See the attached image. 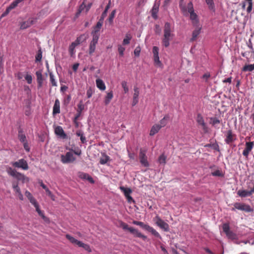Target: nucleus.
Instances as JSON below:
<instances>
[{"label": "nucleus", "mask_w": 254, "mask_h": 254, "mask_svg": "<svg viewBox=\"0 0 254 254\" xmlns=\"http://www.w3.org/2000/svg\"><path fill=\"white\" fill-rule=\"evenodd\" d=\"M50 80L53 86H57V84L55 80L54 75L52 73H50Z\"/></svg>", "instance_id": "obj_44"}, {"label": "nucleus", "mask_w": 254, "mask_h": 254, "mask_svg": "<svg viewBox=\"0 0 254 254\" xmlns=\"http://www.w3.org/2000/svg\"><path fill=\"white\" fill-rule=\"evenodd\" d=\"M76 134L80 137V140L82 143H84L86 141V137L84 136L83 133L81 130H78Z\"/></svg>", "instance_id": "obj_39"}, {"label": "nucleus", "mask_w": 254, "mask_h": 254, "mask_svg": "<svg viewBox=\"0 0 254 254\" xmlns=\"http://www.w3.org/2000/svg\"><path fill=\"white\" fill-rule=\"evenodd\" d=\"M109 160V157L108 156L106 155L104 158L100 159V163L101 164H105Z\"/></svg>", "instance_id": "obj_52"}, {"label": "nucleus", "mask_w": 254, "mask_h": 254, "mask_svg": "<svg viewBox=\"0 0 254 254\" xmlns=\"http://www.w3.org/2000/svg\"><path fill=\"white\" fill-rule=\"evenodd\" d=\"M120 189L122 192H124V195L127 199L128 202H134V200L130 195V194L132 192V190L130 188H126L123 186H121L120 187Z\"/></svg>", "instance_id": "obj_13"}, {"label": "nucleus", "mask_w": 254, "mask_h": 254, "mask_svg": "<svg viewBox=\"0 0 254 254\" xmlns=\"http://www.w3.org/2000/svg\"><path fill=\"white\" fill-rule=\"evenodd\" d=\"M86 7V5L83 2L79 7L78 10L82 12L84 9Z\"/></svg>", "instance_id": "obj_64"}, {"label": "nucleus", "mask_w": 254, "mask_h": 254, "mask_svg": "<svg viewBox=\"0 0 254 254\" xmlns=\"http://www.w3.org/2000/svg\"><path fill=\"white\" fill-rule=\"evenodd\" d=\"M84 106L82 104V102L81 101L80 103L77 105V112L80 113H81L82 111L84 110Z\"/></svg>", "instance_id": "obj_48"}, {"label": "nucleus", "mask_w": 254, "mask_h": 254, "mask_svg": "<svg viewBox=\"0 0 254 254\" xmlns=\"http://www.w3.org/2000/svg\"><path fill=\"white\" fill-rule=\"evenodd\" d=\"M161 128L159 127V124H155L151 127L150 131V135L153 136L157 133Z\"/></svg>", "instance_id": "obj_29"}, {"label": "nucleus", "mask_w": 254, "mask_h": 254, "mask_svg": "<svg viewBox=\"0 0 254 254\" xmlns=\"http://www.w3.org/2000/svg\"><path fill=\"white\" fill-rule=\"evenodd\" d=\"M103 21L99 19V21L96 23V25L94 27V29L91 32L92 37L97 36V38H99V32L102 26Z\"/></svg>", "instance_id": "obj_19"}, {"label": "nucleus", "mask_w": 254, "mask_h": 254, "mask_svg": "<svg viewBox=\"0 0 254 254\" xmlns=\"http://www.w3.org/2000/svg\"><path fill=\"white\" fill-rule=\"evenodd\" d=\"M86 37L84 34H82L80 35L79 37H77L76 39L73 42L77 46L79 45L80 43L83 42L86 40Z\"/></svg>", "instance_id": "obj_34"}, {"label": "nucleus", "mask_w": 254, "mask_h": 254, "mask_svg": "<svg viewBox=\"0 0 254 254\" xmlns=\"http://www.w3.org/2000/svg\"><path fill=\"white\" fill-rule=\"evenodd\" d=\"M55 133L56 135L59 136L60 137L65 139L67 138V135L64 132L63 128L61 126H57L55 128Z\"/></svg>", "instance_id": "obj_21"}, {"label": "nucleus", "mask_w": 254, "mask_h": 254, "mask_svg": "<svg viewBox=\"0 0 254 254\" xmlns=\"http://www.w3.org/2000/svg\"><path fill=\"white\" fill-rule=\"evenodd\" d=\"M248 188L250 190H240L237 191V194L241 197L251 196L254 193V181L248 184Z\"/></svg>", "instance_id": "obj_4"}, {"label": "nucleus", "mask_w": 254, "mask_h": 254, "mask_svg": "<svg viewBox=\"0 0 254 254\" xmlns=\"http://www.w3.org/2000/svg\"><path fill=\"white\" fill-rule=\"evenodd\" d=\"M133 90L134 93L133 95V101L132 102V106L136 105L138 102V96L139 94V90L138 87H134Z\"/></svg>", "instance_id": "obj_23"}, {"label": "nucleus", "mask_w": 254, "mask_h": 254, "mask_svg": "<svg viewBox=\"0 0 254 254\" xmlns=\"http://www.w3.org/2000/svg\"><path fill=\"white\" fill-rule=\"evenodd\" d=\"M6 172L9 175L13 177L18 181H21L22 183L28 182L29 181V178L24 174L17 172L15 169L10 167H7Z\"/></svg>", "instance_id": "obj_2"}, {"label": "nucleus", "mask_w": 254, "mask_h": 254, "mask_svg": "<svg viewBox=\"0 0 254 254\" xmlns=\"http://www.w3.org/2000/svg\"><path fill=\"white\" fill-rule=\"evenodd\" d=\"M36 20L34 18H30L27 21L20 22L19 24L20 29L24 30L30 27L36 22Z\"/></svg>", "instance_id": "obj_14"}, {"label": "nucleus", "mask_w": 254, "mask_h": 254, "mask_svg": "<svg viewBox=\"0 0 254 254\" xmlns=\"http://www.w3.org/2000/svg\"><path fill=\"white\" fill-rule=\"evenodd\" d=\"M206 147H212L214 150L219 151V147L218 144H207L205 145Z\"/></svg>", "instance_id": "obj_45"}, {"label": "nucleus", "mask_w": 254, "mask_h": 254, "mask_svg": "<svg viewBox=\"0 0 254 254\" xmlns=\"http://www.w3.org/2000/svg\"><path fill=\"white\" fill-rule=\"evenodd\" d=\"M146 150L140 148L139 150V158L141 164L145 167H148L149 164L147 161V157L146 155Z\"/></svg>", "instance_id": "obj_8"}, {"label": "nucleus", "mask_w": 254, "mask_h": 254, "mask_svg": "<svg viewBox=\"0 0 254 254\" xmlns=\"http://www.w3.org/2000/svg\"><path fill=\"white\" fill-rule=\"evenodd\" d=\"M118 52L119 53V55L122 57L123 56L124 51H125V48L124 47H123L122 46L119 45L118 46Z\"/></svg>", "instance_id": "obj_53"}, {"label": "nucleus", "mask_w": 254, "mask_h": 254, "mask_svg": "<svg viewBox=\"0 0 254 254\" xmlns=\"http://www.w3.org/2000/svg\"><path fill=\"white\" fill-rule=\"evenodd\" d=\"M89 176V175L87 173H83V172H80L79 173V177L82 179L86 180L87 177Z\"/></svg>", "instance_id": "obj_54"}, {"label": "nucleus", "mask_w": 254, "mask_h": 254, "mask_svg": "<svg viewBox=\"0 0 254 254\" xmlns=\"http://www.w3.org/2000/svg\"><path fill=\"white\" fill-rule=\"evenodd\" d=\"M195 29L193 30L192 34V38L190 39L191 42L195 41L198 35L200 34L201 27L199 26V24L195 26Z\"/></svg>", "instance_id": "obj_24"}, {"label": "nucleus", "mask_w": 254, "mask_h": 254, "mask_svg": "<svg viewBox=\"0 0 254 254\" xmlns=\"http://www.w3.org/2000/svg\"><path fill=\"white\" fill-rule=\"evenodd\" d=\"M132 223L134 225L139 226L143 229L151 232L153 235H154L156 237H160V235L158 232H157L153 227L149 226L147 224H144L143 222L141 221H137L134 220L132 222Z\"/></svg>", "instance_id": "obj_5"}, {"label": "nucleus", "mask_w": 254, "mask_h": 254, "mask_svg": "<svg viewBox=\"0 0 254 254\" xmlns=\"http://www.w3.org/2000/svg\"><path fill=\"white\" fill-rule=\"evenodd\" d=\"M132 36L130 33H127L125 38L124 39L123 44L124 45H128L130 43V40L131 39Z\"/></svg>", "instance_id": "obj_37"}, {"label": "nucleus", "mask_w": 254, "mask_h": 254, "mask_svg": "<svg viewBox=\"0 0 254 254\" xmlns=\"http://www.w3.org/2000/svg\"><path fill=\"white\" fill-rule=\"evenodd\" d=\"M18 137L20 142L22 143H25V142L27 141L26 136L23 133L22 130H20L18 131Z\"/></svg>", "instance_id": "obj_35"}, {"label": "nucleus", "mask_w": 254, "mask_h": 254, "mask_svg": "<svg viewBox=\"0 0 254 254\" xmlns=\"http://www.w3.org/2000/svg\"><path fill=\"white\" fill-rule=\"evenodd\" d=\"M206 2L209 5V7L211 9H213L214 8V4L213 0H205Z\"/></svg>", "instance_id": "obj_51"}, {"label": "nucleus", "mask_w": 254, "mask_h": 254, "mask_svg": "<svg viewBox=\"0 0 254 254\" xmlns=\"http://www.w3.org/2000/svg\"><path fill=\"white\" fill-rule=\"evenodd\" d=\"M76 46H77V45L74 42L71 43L69 45L68 51L71 57H73L75 53V48Z\"/></svg>", "instance_id": "obj_32"}, {"label": "nucleus", "mask_w": 254, "mask_h": 254, "mask_svg": "<svg viewBox=\"0 0 254 254\" xmlns=\"http://www.w3.org/2000/svg\"><path fill=\"white\" fill-rule=\"evenodd\" d=\"M113 98V91L107 93V95L105 96L104 103L106 105H108L112 98Z\"/></svg>", "instance_id": "obj_30"}, {"label": "nucleus", "mask_w": 254, "mask_h": 254, "mask_svg": "<svg viewBox=\"0 0 254 254\" xmlns=\"http://www.w3.org/2000/svg\"><path fill=\"white\" fill-rule=\"evenodd\" d=\"M25 195L28 198L29 200L33 197L32 194L28 190L25 191Z\"/></svg>", "instance_id": "obj_61"}, {"label": "nucleus", "mask_w": 254, "mask_h": 254, "mask_svg": "<svg viewBox=\"0 0 254 254\" xmlns=\"http://www.w3.org/2000/svg\"><path fill=\"white\" fill-rule=\"evenodd\" d=\"M153 58L159 57V48L156 46H154L152 49Z\"/></svg>", "instance_id": "obj_46"}, {"label": "nucleus", "mask_w": 254, "mask_h": 254, "mask_svg": "<svg viewBox=\"0 0 254 254\" xmlns=\"http://www.w3.org/2000/svg\"><path fill=\"white\" fill-rule=\"evenodd\" d=\"M154 61L156 64L160 65L161 64V62L159 60V57L154 58Z\"/></svg>", "instance_id": "obj_63"}, {"label": "nucleus", "mask_w": 254, "mask_h": 254, "mask_svg": "<svg viewBox=\"0 0 254 254\" xmlns=\"http://www.w3.org/2000/svg\"><path fill=\"white\" fill-rule=\"evenodd\" d=\"M120 227H122L125 230H128L131 234L134 235L136 237L142 238L143 240H145L147 237L145 235L142 234L140 232H139L137 229L133 228L130 227L126 223L120 221Z\"/></svg>", "instance_id": "obj_3"}, {"label": "nucleus", "mask_w": 254, "mask_h": 254, "mask_svg": "<svg viewBox=\"0 0 254 254\" xmlns=\"http://www.w3.org/2000/svg\"><path fill=\"white\" fill-rule=\"evenodd\" d=\"M96 84L97 87L101 90H105L106 89V86L103 81L101 79H97L96 80Z\"/></svg>", "instance_id": "obj_28"}, {"label": "nucleus", "mask_w": 254, "mask_h": 254, "mask_svg": "<svg viewBox=\"0 0 254 254\" xmlns=\"http://www.w3.org/2000/svg\"><path fill=\"white\" fill-rule=\"evenodd\" d=\"M11 164L13 167L21 168L24 170H27L29 169L28 163L24 159H20L17 161L12 162Z\"/></svg>", "instance_id": "obj_9"}, {"label": "nucleus", "mask_w": 254, "mask_h": 254, "mask_svg": "<svg viewBox=\"0 0 254 254\" xmlns=\"http://www.w3.org/2000/svg\"><path fill=\"white\" fill-rule=\"evenodd\" d=\"M254 70V64H246L243 68L244 71H252Z\"/></svg>", "instance_id": "obj_40"}, {"label": "nucleus", "mask_w": 254, "mask_h": 254, "mask_svg": "<svg viewBox=\"0 0 254 254\" xmlns=\"http://www.w3.org/2000/svg\"><path fill=\"white\" fill-rule=\"evenodd\" d=\"M180 7L181 9V10L182 12V13L186 16L188 15V13H189V10L188 8V4L187 5H186L185 4H183L182 3L180 4Z\"/></svg>", "instance_id": "obj_31"}, {"label": "nucleus", "mask_w": 254, "mask_h": 254, "mask_svg": "<svg viewBox=\"0 0 254 254\" xmlns=\"http://www.w3.org/2000/svg\"><path fill=\"white\" fill-rule=\"evenodd\" d=\"M213 176L223 177L224 174L221 171L217 170L211 173Z\"/></svg>", "instance_id": "obj_47"}, {"label": "nucleus", "mask_w": 254, "mask_h": 254, "mask_svg": "<svg viewBox=\"0 0 254 254\" xmlns=\"http://www.w3.org/2000/svg\"><path fill=\"white\" fill-rule=\"evenodd\" d=\"M99 38L97 36L92 37V39L89 45V54L92 55L95 51L96 46L98 43Z\"/></svg>", "instance_id": "obj_17"}, {"label": "nucleus", "mask_w": 254, "mask_h": 254, "mask_svg": "<svg viewBox=\"0 0 254 254\" xmlns=\"http://www.w3.org/2000/svg\"><path fill=\"white\" fill-rule=\"evenodd\" d=\"M170 116L168 114L166 115L164 118L160 121L159 124H158L159 127H160L161 128L165 127L168 124Z\"/></svg>", "instance_id": "obj_26"}, {"label": "nucleus", "mask_w": 254, "mask_h": 254, "mask_svg": "<svg viewBox=\"0 0 254 254\" xmlns=\"http://www.w3.org/2000/svg\"><path fill=\"white\" fill-rule=\"evenodd\" d=\"M35 74L37 77L38 87V88H40L42 86L44 81L42 70H39L37 71Z\"/></svg>", "instance_id": "obj_22"}, {"label": "nucleus", "mask_w": 254, "mask_h": 254, "mask_svg": "<svg viewBox=\"0 0 254 254\" xmlns=\"http://www.w3.org/2000/svg\"><path fill=\"white\" fill-rule=\"evenodd\" d=\"M254 146V141L246 142V147L243 152V155L247 158Z\"/></svg>", "instance_id": "obj_16"}, {"label": "nucleus", "mask_w": 254, "mask_h": 254, "mask_svg": "<svg viewBox=\"0 0 254 254\" xmlns=\"http://www.w3.org/2000/svg\"><path fill=\"white\" fill-rule=\"evenodd\" d=\"M157 220L156 222V224L161 229L164 230V231L168 232L169 230V225L162 220L159 217L156 216Z\"/></svg>", "instance_id": "obj_18"}, {"label": "nucleus", "mask_w": 254, "mask_h": 254, "mask_svg": "<svg viewBox=\"0 0 254 254\" xmlns=\"http://www.w3.org/2000/svg\"><path fill=\"white\" fill-rule=\"evenodd\" d=\"M29 201L34 206V207L38 205L36 200L33 196L29 200Z\"/></svg>", "instance_id": "obj_59"}, {"label": "nucleus", "mask_w": 254, "mask_h": 254, "mask_svg": "<svg viewBox=\"0 0 254 254\" xmlns=\"http://www.w3.org/2000/svg\"><path fill=\"white\" fill-rule=\"evenodd\" d=\"M93 93V89L91 88H89L87 91V96L88 98H90Z\"/></svg>", "instance_id": "obj_56"}, {"label": "nucleus", "mask_w": 254, "mask_h": 254, "mask_svg": "<svg viewBox=\"0 0 254 254\" xmlns=\"http://www.w3.org/2000/svg\"><path fill=\"white\" fill-rule=\"evenodd\" d=\"M210 74L209 73V72H206L205 73L203 76H202V78L204 79L205 81H207L208 79L210 78Z\"/></svg>", "instance_id": "obj_57"}, {"label": "nucleus", "mask_w": 254, "mask_h": 254, "mask_svg": "<svg viewBox=\"0 0 254 254\" xmlns=\"http://www.w3.org/2000/svg\"><path fill=\"white\" fill-rule=\"evenodd\" d=\"M166 156L164 154H161L159 158L158 162L160 164H166Z\"/></svg>", "instance_id": "obj_43"}, {"label": "nucleus", "mask_w": 254, "mask_h": 254, "mask_svg": "<svg viewBox=\"0 0 254 254\" xmlns=\"http://www.w3.org/2000/svg\"><path fill=\"white\" fill-rule=\"evenodd\" d=\"M116 12V10L115 9L113 10L109 16L108 20L109 22L110 23V24H113V19L115 17Z\"/></svg>", "instance_id": "obj_42"}, {"label": "nucleus", "mask_w": 254, "mask_h": 254, "mask_svg": "<svg viewBox=\"0 0 254 254\" xmlns=\"http://www.w3.org/2000/svg\"><path fill=\"white\" fill-rule=\"evenodd\" d=\"M111 5V1L110 0L108 4L106 5L105 10L103 12V13L101 14V16L100 17V19L101 20V21H104V18L107 16V14L108 12V10L109 9Z\"/></svg>", "instance_id": "obj_33"}, {"label": "nucleus", "mask_w": 254, "mask_h": 254, "mask_svg": "<svg viewBox=\"0 0 254 254\" xmlns=\"http://www.w3.org/2000/svg\"><path fill=\"white\" fill-rule=\"evenodd\" d=\"M42 52L41 49H39L38 51V52L36 54L35 57V61L36 62H40L42 60Z\"/></svg>", "instance_id": "obj_41"}, {"label": "nucleus", "mask_w": 254, "mask_h": 254, "mask_svg": "<svg viewBox=\"0 0 254 254\" xmlns=\"http://www.w3.org/2000/svg\"><path fill=\"white\" fill-rule=\"evenodd\" d=\"M12 188L15 192V195L17 196L20 200L24 199L23 195L21 193L20 188L18 186L17 182H13L12 183Z\"/></svg>", "instance_id": "obj_12"}, {"label": "nucleus", "mask_w": 254, "mask_h": 254, "mask_svg": "<svg viewBox=\"0 0 254 254\" xmlns=\"http://www.w3.org/2000/svg\"><path fill=\"white\" fill-rule=\"evenodd\" d=\"M60 113V102L59 100L57 99L53 107V114H57Z\"/></svg>", "instance_id": "obj_27"}, {"label": "nucleus", "mask_w": 254, "mask_h": 254, "mask_svg": "<svg viewBox=\"0 0 254 254\" xmlns=\"http://www.w3.org/2000/svg\"><path fill=\"white\" fill-rule=\"evenodd\" d=\"M210 120L211 121L210 124L213 126L220 123V120L216 118H211Z\"/></svg>", "instance_id": "obj_49"}, {"label": "nucleus", "mask_w": 254, "mask_h": 254, "mask_svg": "<svg viewBox=\"0 0 254 254\" xmlns=\"http://www.w3.org/2000/svg\"><path fill=\"white\" fill-rule=\"evenodd\" d=\"M248 6L247 9V11L248 13H250L252 11V6H253V2H250L248 3Z\"/></svg>", "instance_id": "obj_58"}, {"label": "nucleus", "mask_w": 254, "mask_h": 254, "mask_svg": "<svg viewBox=\"0 0 254 254\" xmlns=\"http://www.w3.org/2000/svg\"><path fill=\"white\" fill-rule=\"evenodd\" d=\"M236 136L233 133L231 129L228 130L226 134L225 141L227 144H230L236 140Z\"/></svg>", "instance_id": "obj_15"}, {"label": "nucleus", "mask_w": 254, "mask_h": 254, "mask_svg": "<svg viewBox=\"0 0 254 254\" xmlns=\"http://www.w3.org/2000/svg\"><path fill=\"white\" fill-rule=\"evenodd\" d=\"M78 246L79 247L83 248L85 250H86L88 252H91V249L89 245H88V244H84V243H82L81 241H80V242L78 243Z\"/></svg>", "instance_id": "obj_36"}, {"label": "nucleus", "mask_w": 254, "mask_h": 254, "mask_svg": "<svg viewBox=\"0 0 254 254\" xmlns=\"http://www.w3.org/2000/svg\"><path fill=\"white\" fill-rule=\"evenodd\" d=\"M234 208H232V210H234L235 209L242 210L246 212H253L254 209L250 205L246 204L245 203L236 202L234 204Z\"/></svg>", "instance_id": "obj_7"}, {"label": "nucleus", "mask_w": 254, "mask_h": 254, "mask_svg": "<svg viewBox=\"0 0 254 254\" xmlns=\"http://www.w3.org/2000/svg\"><path fill=\"white\" fill-rule=\"evenodd\" d=\"M75 160V158L71 152H67L65 155H61V161L64 164L72 163Z\"/></svg>", "instance_id": "obj_10"}, {"label": "nucleus", "mask_w": 254, "mask_h": 254, "mask_svg": "<svg viewBox=\"0 0 254 254\" xmlns=\"http://www.w3.org/2000/svg\"><path fill=\"white\" fill-rule=\"evenodd\" d=\"M25 79L28 84H31L32 82V77L30 74H27L25 76Z\"/></svg>", "instance_id": "obj_55"}, {"label": "nucleus", "mask_w": 254, "mask_h": 254, "mask_svg": "<svg viewBox=\"0 0 254 254\" xmlns=\"http://www.w3.org/2000/svg\"><path fill=\"white\" fill-rule=\"evenodd\" d=\"M196 122L199 125L201 126L204 132H207L208 131V128L204 121L203 117L200 114L197 115Z\"/></svg>", "instance_id": "obj_20"}, {"label": "nucleus", "mask_w": 254, "mask_h": 254, "mask_svg": "<svg viewBox=\"0 0 254 254\" xmlns=\"http://www.w3.org/2000/svg\"><path fill=\"white\" fill-rule=\"evenodd\" d=\"M188 8L192 23L194 26H196L199 24V20L197 14L194 11L193 4L191 1L188 3Z\"/></svg>", "instance_id": "obj_6"}, {"label": "nucleus", "mask_w": 254, "mask_h": 254, "mask_svg": "<svg viewBox=\"0 0 254 254\" xmlns=\"http://www.w3.org/2000/svg\"><path fill=\"white\" fill-rule=\"evenodd\" d=\"M222 228L223 232L225 233L228 238L232 240L236 239V234L230 230V226L228 223L223 224Z\"/></svg>", "instance_id": "obj_11"}, {"label": "nucleus", "mask_w": 254, "mask_h": 254, "mask_svg": "<svg viewBox=\"0 0 254 254\" xmlns=\"http://www.w3.org/2000/svg\"><path fill=\"white\" fill-rule=\"evenodd\" d=\"M140 52V48L139 47H137L135 48L134 51V54L136 56H139Z\"/></svg>", "instance_id": "obj_60"}, {"label": "nucleus", "mask_w": 254, "mask_h": 254, "mask_svg": "<svg viewBox=\"0 0 254 254\" xmlns=\"http://www.w3.org/2000/svg\"><path fill=\"white\" fill-rule=\"evenodd\" d=\"M122 86L124 89V91L125 93L128 92V88L127 86V82L125 81H122L121 83Z\"/></svg>", "instance_id": "obj_50"}, {"label": "nucleus", "mask_w": 254, "mask_h": 254, "mask_svg": "<svg viewBox=\"0 0 254 254\" xmlns=\"http://www.w3.org/2000/svg\"><path fill=\"white\" fill-rule=\"evenodd\" d=\"M163 36L162 39V46L167 48L170 46V42L173 39L174 34L171 30V24L166 22L164 27Z\"/></svg>", "instance_id": "obj_1"}, {"label": "nucleus", "mask_w": 254, "mask_h": 254, "mask_svg": "<svg viewBox=\"0 0 254 254\" xmlns=\"http://www.w3.org/2000/svg\"><path fill=\"white\" fill-rule=\"evenodd\" d=\"M66 238L68 239L71 243L75 244L76 245H78V243L80 242V241L77 240L75 239L74 237L71 236L70 235L67 234L66 235Z\"/></svg>", "instance_id": "obj_38"}, {"label": "nucleus", "mask_w": 254, "mask_h": 254, "mask_svg": "<svg viewBox=\"0 0 254 254\" xmlns=\"http://www.w3.org/2000/svg\"><path fill=\"white\" fill-rule=\"evenodd\" d=\"M23 144L24 149L26 151L29 152L30 151V147L28 145L27 141L25 142V143H23Z\"/></svg>", "instance_id": "obj_62"}, {"label": "nucleus", "mask_w": 254, "mask_h": 254, "mask_svg": "<svg viewBox=\"0 0 254 254\" xmlns=\"http://www.w3.org/2000/svg\"><path fill=\"white\" fill-rule=\"evenodd\" d=\"M159 4L155 3L152 9H151V15L153 18L157 19V13L159 10Z\"/></svg>", "instance_id": "obj_25"}]
</instances>
